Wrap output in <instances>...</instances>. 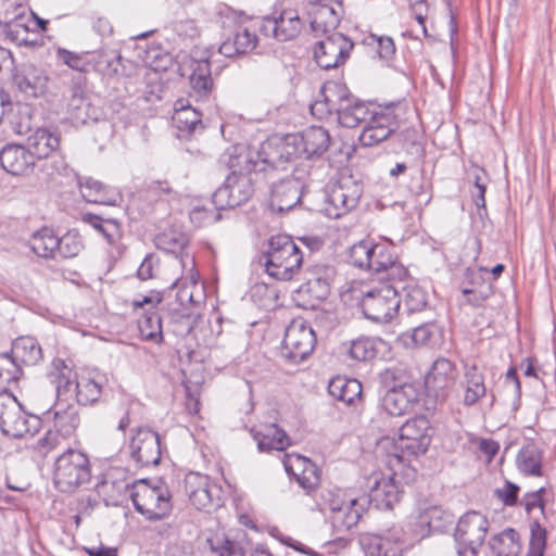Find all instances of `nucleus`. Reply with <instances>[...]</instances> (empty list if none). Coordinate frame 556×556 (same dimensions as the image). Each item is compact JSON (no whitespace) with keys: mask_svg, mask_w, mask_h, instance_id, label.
<instances>
[{"mask_svg":"<svg viewBox=\"0 0 556 556\" xmlns=\"http://www.w3.org/2000/svg\"><path fill=\"white\" fill-rule=\"evenodd\" d=\"M321 100L311 105V112L318 118L336 114L341 126L362 127L358 141L364 147H374L390 138L400 128L399 106L370 108L353 100L344 88L337 85L325 86Z\"/></svg>","mask_w":556,"mask_h":556,"instance_id":"nucleus-1","label":"nucleus"},{"mask_svg":"<svg viewBox=\"0 0 556 556\" xmlns=\"http://www.w3.org/2000/svg\"><path fill=\"white\" fill-rule=\"evenodd\" d=\"M293 150L290 144H274L270 141L261 143L258 148L235 146L220 155L219 163L228 167L231 175L266 173L273 176L289 163Z\"/></svg>","mask_w":556,"mask_h":556,"instance_id":"nucleus-2","label":"nucleus"},{"mask_svg":"<svg viewBox=\"0 0 556 556\" xmlns=\"http://www.w3.org/2000/svg\"><path fill=\"white\" fill-rule=\"evenodd\" d=\"M430 421L425 416H417L407 420L400 428L397 441L383 438L378 443V452H386L384 464L394 470L395 466H404L410 456H418L427 452L431 434Z\"/></svg>","mask_w":556,"mask_h":556,"instance_id":"nucleus-3","label":"nucleus"},{"mask_svg":"<svg viewBox=\"0 0 556 556\" xmlns=\"http://www.w3.org/2000/svg\"><path fill=\"white\" fill-rule=\"evenodd\" d=\"M303 261L304 253L300 247L290 236L282 233L271 236L260 256V264L266 274L281 281L291 280L299 273Z\"/></svg>","mask_w":556,"mask_h":556,"instance_id":"nucleus-4","label":"nucleus"},{"mask_svg":"<svg viewBox=\"0 0 556 556\" xmlns=\"http://www.w3.org/2000/svg\"><path fill=\"white\" fill-rule=\"evenodd\" d=\"M414 404L426 409L435 405V397L429 394V384H393L382 397L383 408L392 416L407 413Z\"/></svg>","mask_w":556,"mask_h":556,"instance_id":"nucleus-5","label":"nucleus"},{"mask_svg":"<svg viewBox=\"0 0 556 556\" xmlns=\"http://www.w3.org/2000/svg\"><path fill=\"white\" fill-rule=\"evenodd\" d=\"M336 277V268L327 264H316L308 268L307 277L294 291V300L304 308H313L330 294L331 283Z\"/></svg>","mask_w":556,"mask_h":556,"instance_id":"nucleus-6","label":"nucleus"},{"mask_svg":"<svg viewBox=\"0 0 556 556\" xmlns=\"http://www.w3.org/2000/svg\"><path fill=\"white\" fill-rule=\"evenodd\" d=\"M399 287L386 283L367 291L361 301L364 316L375 323H389L401 307Z\"/></svg>","mask_w":556,"mask_h":556,"instance_id":"nucleus-7","label":"nucleus"},{"mask_svg":"<svg viewBox=\"0 0 556 556\" xmlns=\"http://www.w3.org/2000/svg\"><path fill=\"white\" fill-rule=\"evenodd\" d=\"M489 520L485 515L470 510L464 514L455 528L454 539L458 556H478L489 531Z\"/></svg>","mask_w":556,"mask_h":556,"instance_id":"nucleus-8","label":"nucleus"},{"mask_svg":"<svg viewBox=\"0 0 556 556\" xmlns=\"http://www.w3.org/2000/svg\"><path fill=\"white\" fill-rule=\"evenodd\" d=\"M130 498L135 509L149 520H161L170 509L168 492L146 480L132 484Z\"/></svg>","mask_w":556,"mask_h":556,"instance_id":"nucleus-9","label":"nucleus"},{"mask_svg":"<svg viewBox=\"0 0 556 556\" xmlns=\"http://www.w3.org/2000/svg\"><path fill=\"white\" fill-rule=\"evenodd\" d=\"M307 172L295 168L290 176L279 179L270 185L269 207L274 212L290 211L301 202L305 188Z\"/></svg>","mask_w":556,"mask_h":556,"instance_id":"nucleus-10","label":"nucleus"},{"mask_svg":"<svg viewBox=\"0 0 556 556\" xmlns=\"http://www.w3.org/2000/svg\"><path fill=\"white\" fill-rule=\"evenodd\" d=\"M316 344V336L312 327L303 320H293L286 329L281 357L292 364L306 359Z\"/></svg>","mask_w":556,"mask_h":556,"instance_id":"nucleus-11","label":"nucleus"},{"mask_svg":"<svg viewBox=\"0 0 556 556\" xmlns=\"http://www.w3.org/2000/svg\"><path fill=\"white\" fill-rule=\"evenodd\" d=\"M254 191L252 176L247 174H229L223 186L213 193L212 201L217 211L235 208L247 203L252 198Z\"/></svg>","mask_w":556,"mask_h":556,"instance_id":"nucleus-12","label":"nucleus"},{"mask_svg":"<svg viewBox=\"0 0 556 556\" xmlns=\"http://www.w3.org/2000/svg\"><path fill=\"white\" fill-rule=\"evenodd\" d=\"M314 48L316 63L324 70H332L344 64L350 58L354 42L342 33L324 35Z\"/></svg>","mask_w":556,"mask_h":556,"instance_id":"nucleus-13","label":"nucleus"},{"mask_svg":"<svg viewBox=\"0 0 556 556\" xmlns=\"http://www.w3.org/2000/svg\"><path fill=\"white\" fill-rule=\"evenodd\" d=\"M363 194V187L356 180L343 178L333 185L327 194V212L330 216L340 217L356 207Z\"/></svg>","mask_w":556,"mask_h":556,"instance_id":"nucleus-14","label":"nucleus"},{"mask_svg":"<svg viewBox=\"0 0 556 556\" xmlns=\"http://www.w3.org/2000/svg\"><path fill=\"white\" fill-rule=\"evenodd\" d=\"M0 430L11 438L20 439L30 432L28 419L16 397L9 392L0 393Z\"/></svg>","mask_w":556,"mask_h":556,"instance_id":"nucleus-15","label":"nucleus"},{"mask_svg":"<svg viewBox=\"0 0 556 556\" xmlns=\"http://www.w3.org/2000/svg\"><path fill=\"white\" fill-rule=\"evenodd\" d=\"M303 27L302 20L294 10H285L279 16H266L262 20L260 31L266 37H273L280 42L298 37Z\"/></svg>","mask_w":556,"mask_h":556,"instance_id":"nucleus-16","label":"nucleus"},{"mask_svg":"<svg viewBox=\"0 0 556 556\" xmlns=\"http://www.w3.org/2000/svg\"><path fill=\"white\" fill-rule=\"evenodd\" d=\"M291 139L292 142L288 138L286 142L280 143L290 144L294 149V154L289 162L296 155L298 146H302L303 153L307 159H312L323 155L329 149L331 141L328 130L320 126H311L303 130L300 137H292Z\"/></svg>","mask_w":556,"mask_h":556,"instance_id":"nucleus-17","label":"nucleus"},{"mask_svg":"<svg viewBox=\"0 0 556 556\" xmlns=\"http://www.w3.org/2000/svg\"><path fill=\"white\" fill-rule=\"evenodd\" d=\"M368 501L366 497L348 500V503L339 508L333 515H327L333 534L342 539L359 522L366 510Z\"/></svg>","mask_w":556,"mask_h":556,"instance_id":"nucleus-18","label":"nucleus"},{"mask_svg":"<svg viewBox=\"0 0 556 556\" xmlns=\"http://www.w3.org/2000/svg\"><path fill=\"white\" fill-rule=\"evenodd\" d=\"M132 458L142 466L157 465L161 460V443L156 432L140 428L130 443Z\"/></svg>","mask_w":556,"mask_h":556,"instance_id":"nucleus-19","label":"nucleus"},{"mask_svg":"<svg viewBox=\"0 0 556 556\" xmlns=\"http://www.w3.org/2000/svg\"><path fill=\"white\" fill-rule=\"evenodd\" d=\"M401 467L395 466L394 470L390 469L391 475L388 477H380V475H372L370 477L374 485L370 486L369 498H367L368 504H374L378 509H391L400 501L401 492L394 476Z\"/></svg>","mask_w":556,"mask_h":556,"instance_id":"nucleus-20","label":"nucleus"},{"mask_svg":"<svg viewBox=\"0 0 556 556\" xmlns=\"http://www.w3.org/2000/svg\"><path fill=\"white\" fill-rule=\"evenodd\" d=\"M13 83L25 97L37 98L45 92L48 77L42 70L25 64L14 73Z\"/></svg>","mask_w":556,"mask_h":556,"instance_id":"nucleus-21","label":"nucleus"},{"mask_svg":"<svg viewBox=\"0 0 556 556\" xmlns=\"http://www.w3.org/2000/svg\"><path fill=\"white\" fill-rule=\"evenodd\" d=\"M0 165L7 173L18 176L30 169L35 161L28 148L10 143L0 150Z\"/></svg>","mask_w":556,"mask_h":556,"instance_id":"nucleus-22","label":"nucleus"},{"mask_svg":"<svg viewBox=\"0 0 556 556\" xmlns=\"http://www.w3.org/2000/svg\"><path fill=\"white\" fill-rule=\"evenodd\" d=\"M77 184L83 198L89 203L114 206L122 200V195L113 187L91 177H78Z\"/></svg>","mask_w":556,"mask_h":556,"instance_id":"nucleus-23","label":"nucleus"},{"mask_svg":"<svg viewBox=\"0 0 556 556\" xmlns=\"http://www.w3.org/2000/svg\"><path fill=\"white\" fill-rule=\"evenodd\" d=\"M338 7L339 10L327 3H318L314 5L309 25L315 36H324L331 33H337L336 28L339 26L342 15V8L340 2L338 3Z\"/></svg>","mask_w":556,"mask_h":556,"instance_id":"nucleus-24","label":"nucleus"},{"mask_svg":"<svg viewBox=\"0 0 556 556\" xmlns=\"http://www.w3.org/2000/svg\"><path fill=\"white\" fill-rule=\"evenodd\" d=\"M190 87L192 94L199 100H207L213 91L211 63L207 59L192 60L190 64Z\"/></svg>","mask_w":556,"mask_h":556,"instance_id":"nucleus-25","label":"nucleus"},{"mask_svg":"<svg viewBox=\"0 0 556 556\" xmlns=\"http://www.w3.org/2000/svg\"><path fill=\"white\" fill-rule=\"evenodd\" d=\"M60 142L61 139L58 132L47 128H38L27 138V148L34 160L45 159L58 152Z\"/></svg>","mask_w":556,"mask_h":556,"instance_id":"nucleus-26","label":"nucleus"},{"mask_svg":"<svg viewBox=\"0 0 556 556\" xmlns=\"http://www.w3.org/2000/svg\"><path fill=\"white\" fill-rule=\"evenodd\" d=\"M26 8L22 4H14V11L11 14L9 10L0 13V25L2 26L3 33L12 41L21 45L26 41L28 34V27L25 23Z\"/></svg>","mask_w":556,"mask_h":556,"instance_id":"nucleus-27","label":"nucleus"},{"mask_svg":"<svg viewBox=\"0 0 556 556\" xmlns=\"http://www.w3.org/2000/svg\"><path fill=\"white\" fill-rule=\"evenodd\" d=\"M256 43L257 36L254 33L245 27H238L230 37L222 42L219 52L227 58H233L253 51Z\"/></svg>","mask_w":556,"mask_h":556,"instance_id":"nucleus-28","label":"nucleus"},{"mask_svg":"<svg viewBox=\"0 0 556 556\" xmlns=\"http://www.w3.org/2000/svg\"><path fill=\"white\" fill-rule=\"evenodd\" d=\"M407 339L412 341L413 345L437 349L444 343V330L437 323L427 321L415 327Z\"/></svg>","mask_w":556,"mask_h":556,"instance_id":"nucleus-29","label":"nucleus"},{"mask_svg":"<svg viewBox=\"0 0 556 556\" xmlns=\"http://www.w3.org/2000/svg\"><path fill=\"white\" fill-rule=\"evenodd\" d=\"M396 140L410 165H420L422 163L426 151L421 137L416 129L407 128L401 131L396 135Z\"/></svg>","mask_w":556,"mask_h":556,"instance_id":"nucleus-30","label":"nucleus"},{"mask_svg":"<svg viewBox=\"0 0 556 556\" xmlns=\"http://www.w3.org/2000/svg\"><path fill=\"white\" fill-rule=\"evenodd\" d=\"M489 545L496 556H518L521 552L520 535L513 528L494 534L490 539Z\"/></svg>","mask_w":556,"mask_h":556,"instance_id":"nucleus-31","label":"nucleus"},{"mask_svg":"<svg viewBox=\"0 0 556 556\" xmlns=\"http://www.w3.org/2000/svg\"><path fill=\"white\" fill-rule=\"evenodd\" d=\"M255 439L261 452L283 451L290 445L289 437L276 424L266 425L255 434Z\"/></svg>","mask_w":556,"mask_h":556,"instance_id":"nucleus-32","label":"nucleus"},{"mask_svg":"<svg viewBox=\"0 0 556 556\" xmlns=\"http://www.w3.org/2000/svg\"><path fill=\"white\" fill-rule=\"evenodd\" d=\"M30 248L38 256L56 257L58 254L66 256L61 250V239L53 235L50 229L43 228L33 235Z\"/></svg>","mask_w":556,"mask_h":556,"instance_id":"nucleus-33","label":"nucleus"},{"mask_svg":"<svg viewBox=\"0 0 556 556\" xmlns=\"http://www.w3.org/2000/svg\"><path fill=\"white\" fill-rule=\"evenodd\" d=\"M11 355L17 362L36 365L42 358V350L34 337L23 336L13 341Z\"/></svg>","mask_w":556,"mask_h":556,"instance_id":"nucleus-34","label":"nucleus"},{"mask_svg":"<svg viewBox=\"0 0 556 556\" xmlns=\"http://www.w3.org/2000/svg\"><path fill=\"white\" fill-rule=\"evenodd\" d=\"M517 465L519 470L526 475L542 476L541 450L534 443L527 444L518 453Z\"/></svg>","mask_w":556,"mask_h":556,"instance_id":"nucleus-35","label":"nucleus"},{"mask_svg":"<svg viewBox=\"0 0 556 556\" xmlns=\"http://www.w3.org/2000/svg\"><path fill=\"white\" fill-rule=\"evenodd\" d=\"M298 469L300 472L293 470V466L286 465L288 472H292L296 477V481L303 489L312 490L319 483V471L317 466L312 463L308 458L303 456H296L295 458Z\"/></svg>","mask_w":556,"mask_h":556,"instance_id":"nucleus-36","label":"nucleus"},{"mask_svg":"<svg viewBox=\"0 0 556 556\" xmlns=\"http://www.w3.org/2000/svg\"><path fill=\"white\" fill-rule=\"evenodd\" d=\"M376 243L370 240H361L351 245L346 251V263L365 270L374 256Z\"/></svg>","mask_w":556,"mask_h":556,"instance_id":"nucleus-37","label":"nucleus"},{"mask_svg":"<svg viewBox=\"0 0 556 556\" xmlns=\"http://www.w3.org/2000/svg\"><path fill=\"white\" fill-rule=\"evenodd\" d=\"M316 503L320 511L327 515H333L339 508L348 503L343 498V492L338 488H320L316 494Z\"/></svg>","mask_w":556,"mask_h":556,"instance_id":"nucleus-38","label":"nucleus"},{"mask_svg":"<svg viewBox=\"0 0 556 556\" xmlns=\"http://www.w3.org/2000/svg\"><path fill=\"white\" fill-rule=\"evenodd\" d=\"M402 542L401 533L397 530L390 532V535L372 538L369 547L371 556H399L402 548L397 546Z\"/></svg>","mask_w":556,"mask_h":556,"instance_id":"nucleus-39","label":"nucleus"},{"mask_svg":"<svg viewBox=\"0 0 556 556\" xmlns=\"http://www.w3.org/2000/svg\"><path fill=\"white\" fill-rule=\"evenodd\" d=\"M81 220L101 232L109 244H114L119 238V224L116 219H103L99 215L86 213L81 216Z\"/></svg>","mask_w":556,"mask_h":556,"instance_id":"nucleus-40","label":"nucleus"},{"mask_svg":"<svg viewBox=\"0 0 556 556\" xmlns=\"http://www.w3.org/2000/svg\"><path fill=\"white\" fill-rule=\"evenodd\" d=\"M402 291L404 292L403 299V308L410 315L413 313L421 312L427 307L428 300L427 293L422 288L417 285H406L402 287Z\"/></svg>","mask_w":556,"mask_h":556,"instance_id":"nucleus-41","label":"nucleus"},{"mask_svg":"<svg viewBox=\"0 0 556 556\" xmlns=\"http://www.w3.org/2000/svg\"><path fill=\"white\" fill-rule=\"evenodd\" d=\"M138 328L144 340L155 343L163 341L162 319L156 312L144 314L138 321Z\"/></svg>","mask_w":556,"mask_h":556,"instance_id":"nucleus-42","label":"nucleus"},{"mask_svg":"<svg viewBox=\"0 0 556 556\" xmlns=\"http://www.w3.org/2000/svg\"><path fill=\"white\" fill-rule=\"evenodd\" d=\"M458 370L456 366L447 358L441 357L433 362L426 376L425 382H450L456 380Z\"/></svg>","mask_w":556,"mask_h":556,"instance_id":"nucleus-43","label":"nucleus"},{"mask_svg":"<svg viewBox=\"0 0 556 556\" xmlns=\"http://www.w3.org/2000/svg\"><path fill=\"white\" fill-rule=\"evenodd\" d=\"M211 551L216 556H245V551L241 543L229 540L225 535H214L207 539Z\"/></svg>","mask_w":556,"mask_h":556,"instance_id":"nucleus-44","label":"nucleus"},{"mask_svg":"<svg viewBox=\"0 0 556 556\" xmlns=\"http://www.w3.org/2000/svg\"><path fill=\"white\" fill-rule=\"evenodd\" d=\"M374 256L370 260V264L367 265L366 271L372 274H383L387 268V265H392V260L394 258V249L387 243H376L374 250Z\"/></svg>","mask_w":556,"mask_h":556,"instance_id":"nucleus-45","label":"nucleus"},{"mask_svg":"<svg viewBox=\"0 0 556 556\" xmlns=\"http://www.w3.org/2000/svg\"><path fill=\"white\" fill-rule=\"evenodd\" d=\"M547 530L538 520L530 523V539L527 556H544Z\"/></svg>","mask_w":556,"mask_h":556,"instance_id":"nucleus-46","label":"nucleus"},{"mask_svg":"<svg viewBox=\"0 0 556 556\" xmlns=\"http://www.w3.org/2000/svg\"><path fill=\"white\" fill-rule=\"evenodd\" d=\"M53 483L61 492L66 493L70 491V447L55 460Z\"/></svg>","mask_w":556,"mask_h":556,"instance_id":"nucleus-47","label":"nucleus"},{"mask_svg":"<svg viewBox=\"0 0 556 556\" xmlns=\"http://www.w3.org/2000/svg\"><path fill=\"white\" fill-rule=\"evenodd\" d=\"M349 354L352 358L367 362L377 354L376 341L369 337H361L351 341Z\"/></svg>","mask_w":556,"mask_h":556,"instance_id":"nucleus-48","label":"nucleus"},{"mask_svg":"<svg viewBox=\"0 0 556 556\" xmlns=\"http://www.w3.org/2000/svg\"><path fill=\"white\" fill-rule=\"evenodd\" d=\"M327 390L336 400L351 405L355 399H361L363 384H327Z\"/></svg>","mask_w":556,"mask_h":556,"instance_id":"nucleus-49","label":"nucleus"},{"mask_svg":"<svg viewBox=\"0 0 556 556\" xmlns=\"http://www.w3.org/2000/svg\"><path fill=\"white\" fill-rule=\"evenodd\" d=\"M22 374L16 358L9 353L0 354V382H17Z\"/></svg>","mask_w":556,"mask_h":556,"instance_id":"nucleus-50","label":"nucleus"},{"mask_svg":"<svg viewBox=\"0 0 556 556\" xmlns=\"http://www.w3.org/2000/svg\"><path fill=\"white\" fill-rule=\"evenodd\" d=\"M199 485L190 491L189 498L198 509H205L213 504V492L206 477L199 478Z\"/></svg>","mask_w":556,"mask_h":556,"instance_id":"nucleus-51","label":"nucleus"},{"mask_svg":"<svg viewBox=\"0 0 556 556\" xmlns=\"http://www.w3.org/2000/svg\"><path fill=\"white\" fill-rule=\"evenodd\" d=\"M174 121L182 131L195 132L198 128H203L200 114L193 109L177 110Z\"/></svg>","mask_w":556,"mask_h":556,"instance_id":"nucleus-52","label":"nucleus"},{"mask_svg":"<svg viewBox=\"0 0 556 556\" xmlns=\"http://www.w3.org/2000/svg\"><path fill=\"white\" fill-rule=\"evenodd\" d=\"M72 466L76 471L75 485H84L91 479V470L89 459L86 454L81 452H75L72 448Z\"/></svg>","mask_w":556,"mask_h":556,"instance_id":"nucleus-53","label":"nucleus"},{"mask_svg":"<svg viewBox=\"0 0 556 556\" xmlns=\"http://www.w3.org/2000/svg\"><path fill=\"white\" fill-rule=\"evenodd\" d=\"M462 292L467 296V304L479 307L481 306L493 293L492 285H482L476 289H469V287H463Z\"/></svg>","mask_w":556,"mask_h":556,"instance_id":"nucleus-54","label":"nucleus"},{"mask_svg":"<svg viewBox=\"0 0 556 556\" xmlns=\"http://www.w3.org/2000/svg\"><path fill=\"white\" fill-rule=\"evenodd\" d=\"M76 400L80 405L94 403L100 394L102 384H75Z\"/></svg>","mask_w":556,"mask_h":556,"instance_id":"nucleus-55","label":"nucleus"},{"mask_svg":"<svg viewBox=\"0 0 556 556\" xmlns=\"http://www.w3.org/2000/svg\"><path fill=\"white\" fill-rule=\"evenodd\" d=\"M519 490L516 483L505 480L504 485L497 488L494 494L505 506H515L518 503Z\"/></svg>","mask_w":556,"mask_h":556,"instance_id":"nucleus-56","label":"nucleus"},{"mask_svg":"<svg viewBox=\"0 0 556 556\" xmlns=\"http://www.w3.org/2000/svg\"><path fill=\"white\" fill-rule=\"evenodd\" d=\"M367 45L377 43V53L381 59L389 60L395 53V45L390 37H377L370 35L365 39Z\"/></svg>","mask_w":556,"mask_h":556,"instance_id":"nucleus-57","label":"nucleus"},{"mask_svg":"<svg viewBox=\"0 0 556 556\" xmlns=\"http://www.w3.org/2000/svg\"><path fill=\"white\" fill-rule=\"evenodd\" d=\"M186 392L185 406L190 415H199L201 407V384H184Z\"/></svg>","mask_w":556,"mask_h":556,"instance_id":"nucleus-58","label":"nucleus"},{"mask_svg":"<svg viewBox=\"0 0 556 556\" xmlns=\"http://www.w3.org/2000/svg\"><path fill=\"white\" fill-rule=\"evenodd\" d=\"M488 273L486 267H468L464 274L463 287H469V289H476L482 285H491L484 279V274Z\"/></svg>","mask_w":556,"mask_h":556,"instance_id":"nucleus-59","label":"nucleus"},{"mask_svg":"<svg viewBox=\"0 0 556 556\" xmlns=\"http://www.w3.org/2000/svg\"><path fill=\"white\" fill-rule=\"evenodd\" d=\"M545 492L544 488H540L536 491L528 492L523 495L520 501V505L523 506L527 514H530L534 508L539 507L541 511H544V501L543 493Z\"/></svg>","mask_w":556,"mask_h":556,"instance_id":"nucleus-60","label":"nucleus"},{"mask_svg":"<svg viewBox=\"0 0 556 556\" xmlns=\"http://www.w3.org/2000/svg\"><path fill=\"white\" fill-rule=\"evenodd\" d=\"M415 20L421 26L422 34L427 36L426 18L429 13L428 0H407Z\"/></svg>","mask_w":556,"mask_h":556,"instance_id":"nucleus-61","label":"nucleus"},{"mask_svg":"<svg viewBox=\"0 0 556 556\" xmlns=\"http://www.w3.org/2000/svg\"><path fill=\"white\" fill-rule=\"evenodd\" d=\"M220 217L219 213H213L205 207H194L190 212V220L199 227L207 223H216Z\"/></svg>","mask_w":556,"mask_h":556,"instance_id":"nucleus-62","label":"nucleus"},{"mask_svg":"<svg viewBox=\"0 0 556 556\" xmlns=\"http://www.w3.org/2000/svg\"><path fill=\"white\" fill-rule=\"evenodd\" d=\"M383 274L387 275V278L393 282L401 283L408 277L407 268L397 262V256L394 254V258L392 260V265H387Z\"/></svg>","mask_w":556,"mask_h":556,"instance_id":"nucleus-63","label":"nucleus"},{"mask_svg":"<svg viewBox=\"0 0 556 556\" xmlns=\"http://www.w3.org/2000/svg\"><path fill=\"white\" fill-rule=\"evenodd\" d=\"M407 372L397 365L386 367L380 371V382H406Z\"/></svg>","mask_w":556,"mask_h":556,"instance_id":"nucleus-64","label":"nucleus"}]
</instances>
